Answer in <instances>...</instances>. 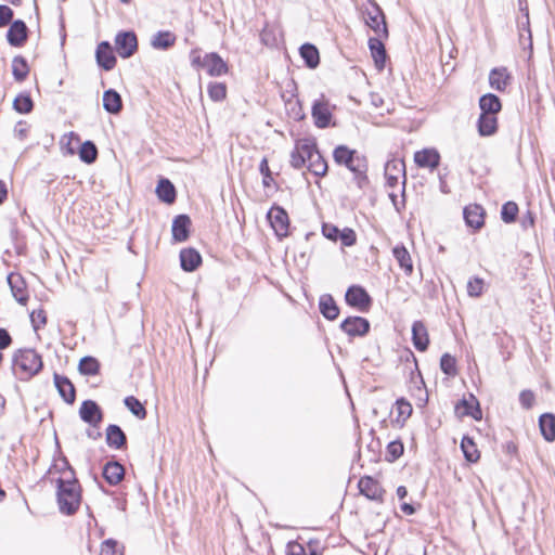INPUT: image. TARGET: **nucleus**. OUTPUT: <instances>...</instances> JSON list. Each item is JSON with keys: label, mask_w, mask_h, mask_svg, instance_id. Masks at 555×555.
Segmentation results:
<instances>
[{"label": "nucleus", "mask_w": 555, "mask_h": 555, "mask_svg": "<svg viewBox=\"0 0 555 555\" xmlns=\"http://www.w3.org/2000/svg\"><path fill=\"white\" fill-rule=\"evenodd\" d=\"M56 502L61 514L72 516L77 513L82 500V489L76 476L55 479Z\"/></svg>", "instance_id": "1"}, {"label": "nucleus", "mask_w": 555, "mask_h": 555, "mask_svg": "<svg viewBox=\"0 0 555 555\" xmlns=\"http://www.w3.org/2000/svg\"><path fill=\"white\" fill-rule=\"evenodd\" d=\"M333 158L337 165L346 166L353 173V180L359 189L369 184L367 160L363 155L341 144L334 149Z\"/></svg>", "instance_id": "2"}, {"label": "nucleus", "mask_w": 555, "mask_h": 555, "mask_svg": "<svg viewBox=\"0 0 555 555\" xmlns=\"http://www.w3.org/2000/svg\"><path fill=\"white\" fill-rule=\"evenodd\" d=\"M42 358L35 349H18L13 354V372L21 380L30 379L42 370Z\"/></svg>", "instance_id": "3"}, {"label": "nucleus", "mask_w": 555, "mask_h": 555, "mask_svg": "<svg viewBox=\"0 0 555 555\" xmlns=\"http://www.w3.org/2000/svg\"><path fill=\"white\" fill-rule=\"evenodd\" d=\"M345 301L360 312H367L372 306V298L361 285H351L345 294Z\"/></svg>", "instance_id": "4"}, {"label": "nucleus", "mask_w": 555, "mask_h": 555, "mask_svg": "<svg viewBox=\"0 0 555 555\" xmlns=\"http://www.w3.org/2000/svg\"><path fill=\"white\" fill-rule=\"evenodd\" d=\"M385 178L387 186L391 189H395L399 184L401 178L402 195H404L406 176L403 159L392 158L388 160L385 165Z\"/></svg>", "instance_id": "5"}, {"label": "nucleus", "mask_w": 555, "mask_h": 555, "mask_svg": "<svg viewBox=\"0 0 555 555\" xmlns=\"http://www.w3.org/2000/svg\"><path fill=\"white\" fill-rule=\"evenodd\" d=\"M365 24L376 34L378 37H388V29L383 10L376 4L371 3L365 10Z\"/></svg>", "instance_id": "6"}, {"label": "nucleus", "mask_w": 555, "mask_h": 555, "mask_svg": "<svg viewBox=\"0 0 555 555\" xmlns=\"http://www.w3.org/2000/svg\"><path fill=\"white\" fill-rule=\"evenodd\" d=\"M115 48L122 59L131 57L138 50L137 35L132 30H121L115 36Z\"/></svg>", "instance_id": "7"}, {"label": "nucleus", "mask_w": 555, "mask_h": 555, "mask_svg": "<svg viewBox=\"0 0 555 555\" xmlns=\"http://www.w3.org/2000/svg\"><path fill=\"white\" fill-rule=\"evenodd\" d=\"M311 116L313 118L314 126L320 129L327 128L331 125L333 114L330 108V103L324 95H321V98L313 101Z\"/></svg>", "instance_id": "8"}, {"label": "nucleus", "mask_w": 555, "mask_h": 555, "mask_svg": "<svg viewBox=\"0 0 555 555\" xmlns=\"http://www.w3.org/2000/svg\"><path fill=\"white\" fill-rule=\"evenodd\" d=\"M267 218L279 237L288 235L289 218L286 210L280 206H273L267 214Z\"/></svg>", "instance_id": "9"}, {"label": "nucleus", "mask_w": 555, "mask_h": 555, "mask_svg": "<svg viewBox=\"0 0 555 555\" xmlns=\"http://www.w3.org/2000/svg\"><path fill=\"white\" fill-rule=\"evenodd\" d=\"M103 416V411L95 401L90 399L82 401L79 409V417L82 422L91 427L99 428Z\"/></svg>", "instance_id": "10"}, {"label": "nucleus", "mask_w": 555, "mask_h": 555, "mask_svg": "<svg viewBox=\"0 0 555 555\" xmlns=\"http://www.w3.org/2000/svg\"><path fill=\"white\" fill-rule=\"evenodd\" d=\"M340 330L349 337H363L369 334L370 321L362 317H348L339 325Z\"/></svg>", "instance_id": "11"}, {"label": "nucleus", "mask_w": 555, "mask_h": 555, "mask_svg": "<svg viewBox=\"0 0 555 555\" xmlns=\"http://www.w3.org/2000/svg\"><path fill=\"white\" fill-rule=\"evenodd\" d=\"M359 491L371 501L383 502L385 490L378 480L371 476L361 477L358 482Z\"/></svg>", "instance_id": "12"}, {"label": "nucleus", "mask_w": 555, "mask_h": 555, "mask_svg": "<svg viewBox=\"0 0 555 555\" xmlns=\"http://www.w3.org/2000/svg\"><path fill=\"white\" fill-rule=\"evenodd\" d=\"M455 414L460 417L470 416L476 421L482 417L480 404L473 393H469L467 398L463 397V399L455 404Z\"/></svg>", "instance_id": "13"}, {"label": "nucleus", "mask_w": 555, "mask_h": 555, "mask_svg": "<svg viewBox=\"0 0 555 555\" xmlns=\"http://www.w3.org/2000/svg\"><path fill=\"white\" fill-rule=\"evenodd\" d=\"M311 151L313 152V140L305 139L296 142L291 153V166L295 169L302 168L308 162Z\"/></svg>", "instance_id": "14"}, {"label": "nucleus", "mask_w": 555, "mask_h": 555, "mask_svg": "<svg viewBox=\"0 0 555 555\" xmlns=\"http://www.w3.org/2000/svg\"><path fill=\"white\" fill-rule=\"evenodd\" d=\"M95 60L99 67L106 72L112 70L116 66L117 60L108 41H102L98 44Z\"/></svg>", "instance_id": "15"}, {"label": "nucleus", "mask_w": 555, "mask_h": 555, "mask_svg": "<svg viewBox=\"0 0 555 555\" xmlns=\"http://www.w3.org/2000/svg\"><path fill=\"white\" fill-rule=\"evenodd\" d=\"M203 67L206 68L207 74L211 77H220L229 72L228 64L216 52L207 53L203 57Z\"/></svg>", "instance_id": "16"}, {"label": "nucleus", "mask_w": 555, "mask_h": 555, "mask_svg": "<svg viewBox=\"0 0 555 555\" xmlns=\"http://www.w3.org/2000/svg\"><path fill=\"white\" fill-rule=\"evenodd\" d=\"M28 28L24 21L16 20L10 24L7 33L8 42L12 47H22L27 41Z\"/></svg>", "instance_id": "17"}, {"label": "nucleus", "mask_w": 555, "mask_h": 555, "mask_svg": "<svg viewBox=\"0 0 555 555\" xmlns=\"http://www.w3.org/2000/svg\"><path fill=\"white\" fill-rule=\"evenodd\" d=\"M8 284L11 288L13 297L21 305H26L28 300V294L26 289V282L20 273L11 272L8 275Z\"/></svg>", "instance_id": "18"}, {"label": "nucleus", "mask_w": 555, "mask_h": 555, "mask_svg": "<svg viewBox=\"0 0 555 555\" xmlns=\"http://www.w3.org/2000/svg\"><path fill=\"white\" fill-rule=\"evenodd\" d=\"M54 385L61 398L68 404H73L76 400V389L74 384L67 376L54 373Z\"/></svg>", "instance_id": "19"}, {"label": "nucleus", "mask_w": 555, "mask_h": 555, "mask_svg": "<svg viewBox=\"0 0 555 555\" xmlns=\"http://www.w3.org/2000/svg\"><path fill=\"white\" fill-rule=\"evenodd\" d=\"M414 162L421 168L434 170L440 164V154L436 149H423L414 154Z\"/></svg>", "instance_id": "20"}, {"label": "nucleus", "mask_w": 555, "mask_h": 555, "mask_svg": "<svg viewBox=\"0 0 555 555\" xmlns=\"http://www.w3.org/2000/svg\"><path fill=\"white\" fill-rule=\"evenodd\" d=\"M191 218L188 215H178L175 217L171 227L172 238L175 242H185L190 236Z\"/></svg>", "instance_id": "21"}, {"label": "nucleus", "mask_w": 555, "mask_h": 555, "mask_svg": "<svg viewBox=\"0 0 555 555\" xmlns=\"http://www.w3.org/2000/svg\"><path fill=\"white\" fill-rule=\"evenodd\" d=\"M512 81L506 67H494L489 73V85L492 89L504 92Z\"/></svg>", "instance_id": "22"}, {"label": "nucleus", "mask_w": 555, "mask_h": 555, "mask_svg": "<svg viewBox=\"0 0 555 555\" xmlns=\"http://www.w3.org/2000/svg\"><path fill=\"white\" fill-rule=\"evenodd\" d=\"M467 227L479 230L485 223V209L478 204L468 205L463 210Z\"/></svg>", "instance_id": "23"}, {"label": "nucleus", "mask_w": 555, "mask_h": 555, "mask_svg": "<svg viewBox=\"0 0 555 555\" xmlns=\"http://www.w3.org/2000/svg\"><path fill=\"white\" fill-rule=\"evenodd\" d=\"M308 170L317 177H324L327 172V163L321 155L315 141H313V152L309 154Z\"/></svg>", "instance_id": "24"}, {"label": "nucleus", "mask_w": 555, "mask_h": 555, "mask_svg": "<svg viewBox=\"0 0 555 555\" xmlns=\"http://www.w3.org/2000/svg\"><path fill=\"white\" fill-rule=\"evenodd\" d=\"M106 444L115 450H121L127 446V436L120 426L111 424L106 428Z\"/></svg>", "instance_id": "25"}, {"label": "nucleus", "mask_w": 555, "mask_h": 555, "mask_svg": "<svg viewBox=\"0 0 555 555\" xmlns=\"http://www.w3.org/2000/svg\"><path fill=\"white\" fill-rule=\"evenodd\" d=\"M102 476L109 486H116L124 479L125 468L119 462L109 461L104 465Z\"/></svg>", "instance_id": "26"}, {"label": "nucleus", "mask_w": 555, "mask_h": 555, "mask_svg": "<svg viewBox=\"0 0 555 555\" xmlns=\"http://www.w3.org/2000/svg\"><path fill=\"white\" fill-rule=\"evenodd\" d=\"M412 341L416 350L426 351L429 345V336L425 324L422 321H414L412 324Z\"/></svg>", "instance_id": "27"}, {"label": "nucleus", "mask_w": 555, "mask_h": 555, "mask_svg": "<svg viewBox=\"0 0 555 555\" xmlns=\"http://www.w3.org/2000/svg\"><path fill=\"white\" fill-rule=\"evenodd\" d=\"M320 313L328 321H335L339 315V307L331 294H323L319 298Z\"/></svg>", "instance_id": "28"}, {"label": "nucleus", "mask_w": 555, "mask_h": 555, "mask_svg": "<svg viewBox=\"0 0 555 555\" xmlns=\"http://www.w3.org/2000/svg\"><path fill=\"white\" fill-rule=\"evenodd\" d=\"M202 263V256L195 248H183L180 251V264L183 271L193 272Z\"/></svg>", "instance_id": "29"}, {"label": "nucleus", "mask_w": 555, "mask_h": 555, "mask_svg": "<svg viewBox=\"0 0 555 555\" xmlns=\"http://www.w3.org/2000/svg\"><path fill=\"white\" fill-rule=\"evenodd\" d=\"M392 255H393L395 259L397 260L400 269L403 270L404 274L406 276H411L414 268H413L411 255H410L409 250L406 249V247L403 244L396 245L392 248Z\"/></svg>", "instance_id": "30"}, {"label": "nucleus", "mask_w": 555, "mask_h": 555, "mask_svg": "<svg viewBox=\"0 0 555 555\" xmlns=\"http://www.w3.org/2000/svg\"><path fill=\"white\" fill-rule=\"evenodd\" d=\"M383 37H372L369 39V48L372 54V57L375 62L377 68L383 69L385 66L387 53L385 46L382 41Z\"/></svg>", "instance_id": "31"}, {"label": "nucleus", "mask_w": 555, "mask_h": 555, "mask_svg": "<svg viewBox=\"0 0 555 555\" xmlns=\"http://www.w3.org/2000/svg\"><path fill=\"white\" fill-rule=\"evenodd\" d=\"M155 192L159 201L166 204H173L177 198L176 188L167 178L158 181Z\"/></svg>", "instance_id": "32"}, {"label": "nucleus", "mask_w": 555, "mask_h": 555, "mask_svg": "<svg viewBox=\"0 0 555 555\" xmlns=\"http://www.w3.org/2000/svg\"><path fill=\"white\" fill-rule=\"evenodd\" d=\"M103 108L113 115L120 113L122 109V100L120 94L114 90L108 89L103 93Z\"/></svg>", "instance_id": "33"}, {"label": "nucleus", "mask_w": 555, "mask_h": 555, "mask_svg": "<svg viewBox=\"0 0 555 555\" xmlns=\"http://www.w3.org/2000/svg\"><path fill=\"white\" fill-rule=\"evenodd\" d=\"M480 114L496 115L502 109V103L498 95L487 93L479 99Z\"/></svg>", "instance_id": "34"}, {"label": "nucleus", "mask_w": 555, "mask_h": 555, "mask_svg": "<svg viewBox=\"0 0 555 555\" xmlns=\"http://www.w3.org/2000/svg\"><path fill=\"white\" fill-rule=\"evenodd\" d=\"M57 453H59V459H54V462L53 464L50 466V468L48 469V473L47 474H60L61 476L60 477H69V476H76V473L74 470V468L72 467V465L69 464L68 460L66 459V456H64L60 450V447L57 446Z\"/></svg>", "instance_id": "35"}, {"label": "nucleus", "mask_w": 555, "mask_h": 555, "mask_svg": "<svg viewBox=\"0 0 555 555\" xmlns=\"http://www.w3.org/2000/svg\"><path fill=\"white\" fill-rule=\"evenodd\" d=\"M477 129L481 137L493 135L498 131L496 115L480 114L477 120Z\"/></svg>", "instance_id": "36"}, {"label": "nucleus", "mask_w": 555, "mask_h": 555, "mask_svg": "<svg viewBox=\"0 0 555 555\" xmlns=\"http://www.w3.org/2000/svg\"><path fill=\"white\" fill-rule=\"evenodd\" d=\"M299 53L308 68L314 69L319 66L320 53L314 44L308 42L304 43L299 48Z\"/></svg>", "instance_id": "37"}, {"label": "nucleus", "mask_w": 555, "mask_h": 555, "mask_svg": "<svg viewBox=\"0 0 555 555\" xmlns=\"http://www.w3.org/2000/svg\"><path fill=\"white\" fill-rule=\"evenodd\" d=\"M177 37L169 30H159L151 39V46L156 50H168L176 43Z\"/></svg>", "instance_id": "38"}, {"label": "nucleus", "mask_w": 555, "mask_h": 555, "mask_svg": "<svg viewBox=\"0 0 555 555\" xmlns=\"http://www.w3.org/2000/svg\"><path fill=\"white\" fill-rule=\"evenodd\" d=\"M539 427L543 438L552 442L555 440V415L552 413H544L539 417Z\"/></svg>", "instance_id": "39"}, {"label": "nucleus", "mask_w": 555, "mask_h": 555, "mask_svg": "<svg viewBox=\"0 0 555 555\" xmlns=\"http://www.w3.org/2000/svg\"><path fill=\"white\" fill-rule=\"evenodd\" d=\"M29 74V66L26 59L16 55L12 60V75L17 82L24 81Z\"/></svg>", "instance_id": "40"}, {"label": "nucleus", "mask_w": 555, "mask_h": 555, "mask_svg": "<svg viewBox=\"0 0 555 555\" xmlns=\"http://www.w3.org/2000/svg\"><path fill=\"white\" fill-rule=\"evenodd\" d=\"M461 449L467 462L476 463L479 460L480 453L477 449L474 439L470 438L469 436H464L462 438Z\"/></svg>", "instance_id": "41"}, {"label": "nucleus", "mask_w": 555, "mask_h": 555, "mask_svg": "<svg viewBox=\"0 0 555 555\" xmlns=\"http://www.w3.org/2000/svg\"><path fill=\"white\" fill-rule=\"evenodd\" d=\"M78 371L81 375L94 376L100 372V362L94 357L86 356L80 359Z\"/></svg>", "instance_id": "42"}, {"label": "nucleus", "mask_w": 555, "mask_h": 555, "mask_svg": "<svg viewBox=\"0 0 555 555\" xmlns=\"http://www.w3.org/2000/svg\"><path fill=\"white\" fill-rule=\"evenodd\" d=\"M98 155V147L92 141L87 140L80 145L79 158L81 162L91 165L96 160Z\"/></svg>", "instance_id": "43"}, {"label": "nucleus", "mask_w": 555, "mask_h": 555, "mask_svg": "<svg viewBox=\"0 0 555 555\" xmlns=\"http://www.w3.org/2000/svg\"><path fill=\"white\" fill-rule=\"evenodd\" d=\"M127 409L139 420H144L147 415L145 406L141 403L139 399L133 396H128L124 400Z\"/></svg>", "instance_id": "44"}, {"label": "nucleus", "mask_w": 555, "mask_h": 555, "mask_svg": "<svg viewBox=\"0 0 555 555\" xmlns=\"http://www.w3.org/2000/svg\"><path fill=\"white\" fill-rule=\"evenodd\" d=\"M13 108L21 114H28L34 108V102L28 93H20L13 101Z\"/></svg>", "instance_id": "45"}, {"label": "nucleus", "mask_w": 555, "mask_h": 555, "mask_svg": "<svg viewBox=\"0 0 555 555\" xmlns=\"http://www.w3.org/2000/svg\"><path fill=\"white\" fill-rule=\"evenodd\" d=\"M518 31H519V42L521 44L528 43V47L532 49V34L530 29V20L529 16L526 18L518 20Z\"/></svg>", "instance_id": "46"}, {"label": "nucleus", "mask_w": 555, "mask_h": 555, "mask_svg": "<svg viewBox=\"0 0 555 555\" xmlns=\"http://www.w3.org/2000/svg\"><path fill=\"white\" fill-rule=\"evenodd\" d=\"M518 211V205L515 202L508 201L502 205L501 219L505 223H513L517 219Z\"/></svg>", "instance_id": "47"}, {"label": "nucleus", "mask_w": 555, "mask_h": 555, "mask_svg": "<svg viewBox=\"0 0 555 555\" xmlns=\"http://www.w3.org/2000/svg\"><path fill=\"white\" fill-rule=\"evenodd\" d=\"M396 409L398 412L397 422L401 424H404L413 412L411 403L404 398L397 399Z\"/></svg>", "instance_id": "48"}, {"label": "nucleus", "mask_w": 555, "mask_h": 555, "mask_svg": "<svg viewBox=\"0 0 555 555\" xmlns=\"http://www.w3.org/2000/svg\"><path fill=\"white\" fill-rule=\"evenodd\" d=\"M207 92L214 102H220L227 96V87L222 82H209L207 86Z\"/></svg>", "instance_id": "49"}, {"label": "nucleus", "mask_w": 555, "mask_h": 555, "mask_svg": "<svg viewBox=\"0 0 555 555\" xmlns=\"http://www.w3.org/2000/svg\"><path fill=\"white\" fill-rule=\"evenodd\" d=\"M440 369L448 376L457 374L456 359L450 353H443L440 358Z\"/></svg>", "instance_id": "50"}, {"label": "nucleus", "mask_w": 555, "mask_h": 555, "mask_svg": "<svg viewBox=\"0 0 555 555\" xmlns=\"http://www.w3.org/2000/svg\"><path fill=\"white\" fill-rule=\"evenodd\" d=\"M403 451L404 447L401 440H393L387 446L386 460L395 462L403 454Z\"/></svg>", "instance_id": "51"}, {"label": "nucleus", "mask_w": 555, "mask_h": 555, "mask_svg": "<svg viewBox=\"0 0 555 555\" xmlns=\"http://www.w3.org/2000/svg\"><path fill=\"white\" fill-rule=\"evenodd\" d=\"M485 282L481 278L474 276L467 282V294L469 297H479L483 293Z\"/></svg>", "instance_id": "52"}, {"label": "nucleus", "mask_w": 555, "mask_h": 555, "mask_svg": "<svg viewBox=\"0 0 555 555\" xmlns=\"http://www.w3.org/2000/svg\"><path fill=\"white\" fill-rule=\"evenodd\" d=\"M100 555H124V552L117 541L107 539L102 543Z\"/></svg>", "instance_id": "53"}, {"label": "nucleus", "mask_w": 555, "mask_h": 555, "mask_svg": "<svg viewBox=\"0 0 555 555\" xmlns=\"http://www.w3.org/2000/svg\"><path fill=\"white\" fill-rule=\"evenodd\" d=\"M338 240L343 246L351 247L357 243V234L351 228H344L339 232Z\"/></svg>", "instance_id": "54"}, {"label": "nucleus", "mask_w": 555, "mask_h": 555, "mask_svg": "<svg viewBox=\"0 0 555 555\" xmlns=\"http://www.w3.org/2000/svg\"><path fill=\"white\" fill-rule=\"evenodd\" d=\"M259 171L262 175V184L264 188H270L273 182L272 172L269 168V163L266 157H263L259 164Z\"/></svg>", "instance_id": "55"}, {"label": "nucleus", "mask_w": 555, "mask_h": 555, "mask_svg": "<svg viewBox=\"0 0 555 555\" xmlns=\"http://www.w3.org/2000/svg\"><path fill=\"white\" fill-rule=\"evenodd\" d=\"M30 322L35 331L47 324V314L43 309L34 310L30 313Z\"/></svg>", "instance_id": "56"}, {"label": "nucleus", "mask_w": 555, "mask_h": 555, "mask_svg": "<svg viewBox=\"0 0 555 555\" xmlns=\"http://www.w3.org/2000/svg\"><path fill=\"white\" fill-rule=\"evenodd\" d=\"M13 16L14 12L10 7L0 4V28L10 25L13 22Z\"/></svg>", "instance_id": "57"}, {"label": "nucleus", "mask_w": 555, "mask_h": 555, "mask_svg": "<svg viewBox=\"0 0 555 555\" xmlns=\"http://www.w3.org/2000/svg\"><path fill=\"white\" fill-rule=\"evenodd\" d=\"M339 232H340V230L332 223H323L322 224V234L327 240L336 242L338 240Z\"/></svg>", "instance_id": "58"}, {"label": "nucleus", "mask_w": 555, "mask_h": 555, "mask_svg": "<svg viewBox=\"0 0 555 555\" xmlns=\"http://www.w3.org/2000/svg\"><path fill=\"white\" fill-rule=\"evenodd\" d=\"M534 393L529 389L522 390L519 393V402L524 409H531L534 403Z\"/></svg>", "instance_id": "59"}, {"label": "nucleus", "mask_w": 555, "mask_h": 555, "mask_svg": "<svg viewBox=\"0 0 555 555\" xmlns=\"http://www.w3.org/2000/svg\"><path fill=\"white\" fill-rule=\"evenodd\" d=\"M13 343L12 336L7 328L0 327V352L9 348Z\"/></svg>", "instance_id": "60"}, {"label": "nucleus", "mask_w": 555, "mask_h": 555, "mask_svg": "<svg viewBox=\"0 0 555 555\" xmlns=\"http://www.w3.org/2000/svg\"><path fill=\"white\" fill-rule=\"evenodd\" d=\"M401 197L402 198L399 201L396 193H393V192L389 193V198H390L395 209L398 212H400L405 207V194L404 195L401 194Z\"/></svg>", "instance_id": "61"}, {"label": "nucleus", "mask_w": 555, "mask_h": 555, "mask_svg": "<svg viewBox=\"0 0 555 555\" xmlns=\"http://www.w3.org/2000/svg\"><path fill=\"white\" fill-rule=\"evenodd\" d=\"M534 225V214L530 210L526 212V215L521 218V227L524 230L528 228H532Z\"/></svg>", "instance_id": "62"}, {"label": "nucleus", "mask_w": 555, "mask_h": 555, "mask_svg": "<svg viewBox=\"0 0 555 555\" xmlns=\"http://www.w3.org/2000/svg\"><path fill=\"white\" fill-rule=\"evenodd\" d=\"M400 509L402 511V513L409 516L414 515L416 513L415 506L408 502H402L400 504Z\"/></svg>", "instance_id": "63"}, {"label": "nucleus", "mask_w": 555, "mask_h": 555, "mask_svg": "<svg viewBox=\"0 0 555 555\" xmlns=\"http://www.w3.org/2000/svg\"><path fill=\"white\" fill-rule=\"evenodd\" d=\"M287 555H306V553L300 544H295L291 546V551Z\"/></svg>", "instance_id": "64"}]
</instances>
